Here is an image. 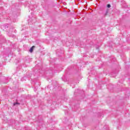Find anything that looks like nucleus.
<instances>
[{
  "label": "nucleus",
  "instance_id": "nucleus-1",
  "mask_svg": "<svg viewBox=\"0 0 130 130\" xmlns=\"http://www.w3.org/2000/svg\"><path fill=\"white\" fill-rule=\"evenodd\" d=\"M34 48H35V46H33L32 47L30 48L29 51L31 53L33 52V50H34Z\"/></svg>",
  "mask_w": 130,
  "mask_h": 130
},
{
  "label": "nucleus",
  "instance_id": "nucleus-2",
  "mask_svg": "<svg viewBox=\"0 0 130 130\" xmlns=\"http://www.w3.org/2000/svg\"><path fill=\"white\" fill-rule=\"evenodd\" d=\"M107 7H108V8H110V7H111V6H110V4H108V5H107Z\"/></svg>",
  "mask_w": 130,
  "mask_h": 130
},
{
  "label": "nucleus",
  "instance_id": "nucleus-3",
  "mask_svg": "<svg viewBox=\"0 0 130 130\" xmlns=\"http://www.w3.org/2000/svg\"><path fill=\"white\" fill-rule=\"evenodd\" d=\"M17 104H18V103H16L14 104V105H17Z\"/></svg>",
  "mask_w": 130,
  "mask_h": 130
}]
</instances>
